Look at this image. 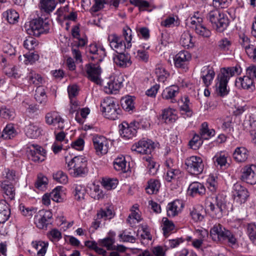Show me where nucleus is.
Here are the masks:
<instances>
[{
  "label": "nucleus",
  "mask_w": 256,
  "mask_h": 256,
  "mask_svg": "<svg viewBox=\"0 0 256 256\" xmlns=\"http://www.w3.org/2000/svg\"><path fill=\"white\" fill-rule=\"evenodd\" d=\"M15 114L13 110L6 108H2L0 109V116L4 118H13Z\"/></svg>",
  "instance_id": "obj_62"
},
{
  "label": "nucleus",
  "mask_w": 256,
  "mask_h": 256,
  "mask_svg": "<svg viewBox=\"0 0 256 256\" xmlns=\"http://www.w3.org/2000/svg\"><path fill=\"white\" fill-rule=\"evenodd\" d=\"M39 58V56L34 52H28L24 54L23 56H20L19 59L20 61H23L26 64H32Z\"/></svg>",
  "instance_id": "obj_45"
},
{
  "label": "nucleus",
  "mask_w": 256,
  "mask_h": 256,
  "mask_svg": "<svg viewBox=\"0 0 256 256\" xmlns=\"http://www.w3.org/2000/svg\"><path fill=\"white\" fill-rule=\"evenodd\" d=\"M130 212L127 219V222L130 226H132L142 220L138 205V204H134L130 209Z\"/></svg>",
  "instance_id": "obj_27"
},
{
  "label": "nucleus",
  "mask_w": 256,
  "mask_h": 256,
  "mask_svg": "<svg viewBox=\"0 0 256 256\" xmlns=\"http://www.w3.org/2000/svg\"><path fill=\"white\" fill-rule=\"evenodd\" d=\"M89 52L92 54L90 56V59L92 60H96V62H102L106 55L104 48L102 46H98L96 44L90 45Z\"/></svg>",
  "instance_id": "obj_19"
},
{
  "label": "nucleus",
  "mask_w": 256,
  "mask_h": 256,
  "mask_svg": "<svg viewBox=\"0 0 256 256\" xmlns=\"http://www.w3.org/2000/svg\"><path fill=\"white\" fill-rule=\"evenodd\" d=\"M210 234L214 241L222 239L226 240L230 246L236 244L238 242V236L234 232L226 230L221 224L215 225L210 230Z\"/></svg>",
  "instance_id": "obj_2"
},
{
  "label": "nucleus",
  "mask_w": 256,
  "mask_h": 256,
  "mask_svg": "<svg viewBox=\"0 0 256 256\" xmlns=\"http://www.w3.org/2000/svg\"><path fill=\"white\" fill-rule=\"evenodd\" d=\"M29 158L34 162H42L45 159L46 152L38 145L31 144L28 147Z\"/></svg>",
  "instance_id": "obj_16"
},
{
  "label": "nucleus",
  "mask_w": 256,
  "mask_h": 256,
  "mask_svg": "<svg viewBox=\"0 0 256 256\" xmlns=\"http://www.w3.org/2000/svg\"><path fill=\"white\" fill-rule=\"evenodd\" d=\"M200 234L202 235V237H200L198 239H194L192 241V245L195 248H199L201 247L203 243L204 237L206 236H208V232L206 230H202Z\"/></svg>",
  "instance_id": "obj_61"
},
{
  "label": "nucleus",
  "mask_w": 256,
  "mask_h": 256,
  "mask_svg": "<svg viewBox=\"0 0 256 256\" xmlns=\"http://www.w3.org/2000/svg\"><path fill=\"white\" fill-rule=\"evenodd\" d=\"M53 178L58 182L66 184L68 182L67 175L62 170H58L53 174Z\"/></svg>",
  "instance_id": "obj_50"
},
{
  "label": "nucleus",
  "mask_w": 256,
  "mask_h": 256,
  "mask_svg": "<svg viewBox=\"0 0 256 256\" xmlns=\"http://www.w3.org/2000/svg\"><path fill=\"white\" fill-rule=\"evenodd\" d=\"M4 72L9 77L18 78L20 74L15 66L12 65L6 66L4 68Z\"/></svg>",
  "instance_id": "obj_52"
},
{
  "label": "nucleus",
  "mask_w": 256,
  "mask_h": 256,
  "mask_svg": "<svg viewBox=\"0 0 256 256\" xmlns=\"http://www.w3.org/2000/svg\"><path fill=\"white\" fill-rule=\"evenodd\" d=\"M194 28L196 32L202 37L208 38L211 35L210 31L201 24H196Z\"/></svg>",
  "instance_id": "obj_49"
},
{
  "label": "nucleus",
  "mask_w": 256,
  "mask_h": 256,
  "mask_svg": "<svg viewBox=\"0 0 256 256\" xmlns=\"http://www.w3.org/2000/svg\"><path fill=\"white\" fill-rule=\"evenodd\" d=\"M38 42L34 38L28 36L24 42V47L28 50H32L38 46Z\"/></svg>",
  "instance_id": "obj_54"
},
{
  "label": "nucleus",
  "mask_w": 256,
  "mask_h": 256,
  "mask_svg": "<svg viewBox=\"0 0 256 256\" xmlns=\"http://www.w3.org/2000/svg\"><path fill=\"white\" fill-rule=\"evenodd\" d=\"M192 58L190 54L186 50L180 51L174 58V64L177 68L186 70Z\"/></svg>",
  "instance_id": "obj_17"
},
{
  "label": "nucleus",
  "mask_w": 256,
  "mask_h": 256,
  "mask_svg": "<svg viewBox=\"0 0 256 256\" xmlns=\"http://www.w3.org/2000/svg\"><path fill=\"white\" fill-rule=\"evenodd\" d=\"M86 72L88 78L98 84H102L100 78L102 70L98 64L90 63L86 66Z\"/></svg>",
  "instance_id": "obj_14"
},
{
  "label": "nucleus",
  "mask_w": 256,
  "mask_h": 256,
  "mask_svg": "<svg viewBox=\"0 0 256 256\" xmlns=\"http://www.w3.org/2000/svg\"><path fill=\"white\" fill-rule=\"evenodd\" d=\"M232 196L236 203L242 204L247 200L249 192L246 188L239 183H236L232 187Z\"/></svg>",
  "instance_id": "obj_10"
},
{
  "label": "nucleus",
  "mask_w": 256,
  "mask_h": 256,
  "mask_svg": "<svg viewBox=\"0 0 256 256\" xmlns=\"http://www.w3.org/2000/svg\"><path fill=\"white\" fill-rule=\"evenodd\" d=\"M160 187V183L158 180L151 179L148 182V186L146 188V193L152 194L156 193Z\"/></svg>",
  "instance_id": "obj_41"
},
{
  "label": "nucleus",
  "mask_w": 256,
  "mask_h": 256,
  "mask_svg": "<svg viewBox=\"0 0 256 256\" xmlns=\"http://www.w3.org/2000/svg\"><path fill=\"white\" fill-rule=\"evenodd\" d=\"M32 248L36 251V256H44L48 246V242L35 240L32 242Z\"/></svg>",
  "instance_id": "obj_31"
},
{
  "label": "nucleus",
  "mask_w": 256,
  "mask_h": 256,
  "mask_svg": "<svg viewBox=\"0 0 256 256\" xmlns=\"http://www.w3.org/2000/svg\"><path fill=\"white\" fill-rule=\"evenodd\" d=\"M180 43L182 46L186 48H191L194 46V42L190 33L186 31L182 33L181 36Z\"/></svg>",
  "instance_id": "obj_36"
},
{
  "label": "nucleus",
  "mask_w": 256,
  "mask_h": 256,
  "mask_svg": "<svg viewBox=\"0 0 256 256\" xmlns=\"http://www.w3.org/2000/svg\"><path fill=\"white\" fill-rule=\"evenodd\" d=\"M114 239L110 237L100 240L98 241V244L100 246L106 247L108 250H112V248H114Z\"/></svg>",
  "instance_id": "obj_57"
},
{
  "label": "nucleus",
  "mask_w": 256,
  "mask_h": 256,
  "mask_svg": "<svg viewBox=\"0 0 256 256\" xmlns=\"http://www.w3.org/2000/svg\"><path fill=\"white\" fill-rule=\"evenodd\" d=\"M102 84L104 92L111 94L119 90L122 85V80L120 76H111Z\"/></svg>",
  "instance_id": "obj_11"
},
{
  "label": "nucleus",
  "mask_w": 256,
  "mask_h": 256,
  "mask_svg": "<svg viewBox=\"0 0 256 256\" xmlns=\"http://www.w3.org/2000/svg\"><path fill=\"white\" fill-rule=\"evenodd\" d=\"M119 133L122 138L130 139L136 135V129H120Z\"/></svg>",
  "instance_id": "obj_55"
},
{
  "label": "nucleus",
  "mask_w": 256,
  "mask_h": 256,
  "mask_svg": "<svg viewBox=\"0 0 256 256\" xmlns=\"http://www.w3.org/2000/svg\"><path fill=\"white\" fill-rule=\"evenodd\" d=\"M0 186L9 198L12 200L14 198L15 193L12 183L9 184L8 181L4 180L1 182Z\"/></svg>",
  "instance_id": "obj_40"
},
{
  "label": "nucleus",
  "mask_w": 256,
  "mask_h": 256,
  "mask_svg": "<svg viewBox=\"0 0 256 256\" xmlns=\"http://www.w3.org/2000/svg\"><path fill=\"white\" fill-rule=\"evenodd\" d=\"M46 120L47 124H52L58 128H64V120L56 112H54L47 114L46 116Z\"/></svg>",
  "instance_id": "obj_24"
},
{
  "label": "nucleus",
  "mask_w": 256,
  "mask_h": 256,
  "mask_svg": "<svg viewBox=\"0 0 256 256\" xmlns=\"http://www.w3.org/2000/svg\"><path fill=\"white\" fill-rule=\"evenodd\" d=\"M86 194V190L82 185H76L74 189V198L78 201L82 202L84 199Z\"/></svg>",
  "instance_id": "obj_46"
},
{
  "label": "nucleus",
  "mask_w": 256,
  "mask_h": 256,
  "mask_svg": "<svg viewBox=\"0 0 256 256\" xmlns=\"http://www.w3.org/2000/svg\"><path fill=\"white\" fill-rule=\"evenodd\" d=\"M126 164L125 158L122 156L115 159L114 162V167L118 171L126 172Z\"/></svg>",
  "instance_id": "obj_48"
},
{
  "label": "nucleus",
  "mask_w": 256,
  "mask_h": 256,
  "mask_svg": "<svg viewBox=\"0 0 256 256\" xmlns=\"http://www.w3.org/2000/svg\"><path fill=\"white\" fill-rule=\"evenodd\" d=\"M49 30L48 22L42 18H36L30 22L26 28L28 34L37 37L42 34L48 33Z\"/></svg>",
  "instance_id": "obj_4"
},
{
  "label": "nucleus",
  "mask_w": 256,
  "mask_h": 256,
  "mask_svg": "<svg viewBox=\"0 0 256 256\" xmlns=\"http://www.w3.org/2000/svg\"><path fill=\"white\" fill-rule=\"evenodd\" d=\"M102 111L104 116L110 120H114L118 118L120 110L115 100L111 98H106L101 103Z\"/></svg>",
  "instance_id": "obj_6"
},
{
  "label": "nucleus",
  "mask_w": 256,
  "mask_h": 256,
  "mask_svg": "<svg viewBox=\"0 0 256 256\" xmlns=\"http://www.w3.org/2000/svg\"><path fill=\"white\" fill-rule=\"evenodd\" d=\"M27 80L30 84L39 86L42 84L44 80L42 77L38 74L31 70L26 76Z\"/></svg>",
  "instance_id": "obj_35"
},
{
  "label": "nucleus",
  "mask_w": 256,
  "mask_h": 256,
  "mask_svg": "<svg viewBox=\"0 0 256 256\" xmlns=\"http://www.w3.org/2000/svg\"><path fill=\"white\" fill-rule=\"evenodd\" d=\"M201 137L198 134H194L192 140L190 141L189 145L193 150L198 149L202 144V140Z\"/></svg>",
  "instance_id": "obj_56"
},
{
  "label": "nucleus",
  "mask_w": 256,
  "mask_h": 256,
  "mask_svg": "<svg viewBox=\"0 0 256 256\" xmlns=\"http://www.w3.org/2000/svg\"><path fill=\"white\" fill-rule=\"evenodd\" d=\"M61 190L62 187L57 186L50 193L51 196V199L52 200L56 202H60L62 201V198L61 197Z\"/></svg>",
  "instance_id": "obj_59"
},
{
  "label": "nucleus",
  "mask_w": 256,
  "mask_h": 256,
  "mask_svg": "<svg viewBox=\"0 0 256 256\" xmlns=\"http://www.w3.org/2000/svg\"><path fill=\"white\" fill-rule=\"evenodd\" d=\"M204 210L202 206H196L192 208L190 214L192 219L195 222H200L204 219Z\"/></svg>",
  "instance_id": "obj_38"
},
{
  "label": "nucleus",
  "mask_w": 256,
  "mask_h": 256,
  "mask_svg": "<svg viewBox=\"0 0 256 256\" xmlns=\"http://www.w3.org/2000/svg\"><path fill=\"white\" fill-rule=\"evenodd\" d=\"M102 184L106 189L111 190L116 187L118 184V180L116 179L103 178Z\"/></svg>",
  "instance_id": "obj_53"
},
{
  "label": "nucleus",
  "mask_w": 256,
  "mask_h": 256,
  "mask_svg": "<svg viewBox=\"0 0 256 256\" xmlns=\"http://www.w3.org/2000/svg\"><path fill=\"white\" fill-rule=\"evenodd\" d=\"M90 195L95 200H100L104 196L102 190L98 185L93 184L90 188Z\"/></svg>",
  "instance_id": "obj_47"
},
{
  "label": "nucleus",
  "mask_w": 256,
  "mask_h": 256,
  "mask_svg": "<svg viewBox=\"0 0 256 256\" xmlns=\"http://www.w3.org/2000/svg\"><path fill=\"white\" fill-rule=\"evenodd\" d=\"M87 160L82 156H76L68 163V170L74 176L76 177L86 172Z\"/></svg>",
  "instance_id": "obj_5"
},
{
  "label": "nucleus",
  "mask_w": 256,
  "mask_h": 256,
  "mask_svg": "<svg viewBox=\"0 0 256 256\" xmlns=\"http://www.w3.org/2000/svg\"><path fill=\"white\" fill-rule=\"evenodd\" d=\"M241 180L246 182L254 184H256V166L246 165L241 170Z\"/></svg>",
  "instance_id": "obj_12"
},
{
  "label": "nucleus",
  "mask_w": 256,
  "mask_h": 256,
  "mask_svg": "<svg viewBox=\"0 0 256 256\" xmlns=\"http://www.w3.org/2000/svg\"><path fill=\"white\" fill-rule=\"evenodd\" d=\"M36 100L40 104H45L47 100V96L44 88L42 86H38L35 93Z\"/></svg>",
  "instance_id": "obj_42"
},
{
  "label": "nucleus",
  "mask_w": 256,
  "mask_h": 256,
  "mask_svg": "<svg viewBox=\"0 0 256 256\" xmlns=\"http://www.w3.org/2000/svg\"><path fill=\"white\" fill-rule=\"evenodd\" d=\"M248 156V151L244 147L237 148L234 152V158L238 162H246Z\"/></svg>",
  "instance_id": "obj_32"
},
{
  "label": "nucleus",
  "mask_w": 256,
  "mask_h": 256,
  "mask_svg": "<svg viewBox=\"0 0 256 256\" xmlns=\"http://www.w3.org/2000/svg\"><path fill=\"white\" fill-rule=\"evenodd\" d=\"M108 39L110 48L117 53L122 52L127 48L123 40L115 34H110Z\"/></svg>",
  "instance_id": "obj_18"
},
{
  "label": "nucleus",
  "mask_w": 256,
  "mask_h": 256,
  "mask_svg": "<svg viewBox=\"0 0 256 256\" xmlns=\"http://www.w3.org/2000/svg\"><path fill=\"white\" fill-rule=\"evenodd\" d=\"M179 92V88L176 86H172L166 88L162 94V98L166 100H170V102L174 103L176 102V96Z\"/></svg>",
  "instance_id": "obj_25"
},
{
  "label": "nucleus",
  "mask_w": 256,
  "mask_h": 256,
  "mask_svg": "<svg viewBox=\"0 0 256 256\" xmlns=\"http://www.w3.org/2000/svg\"><path fill=\"white\" fill-rule=\"evenodd\" d=\"M3 16L10 24H14L18 22V14L14 10L10 9L3 14Z\"/></svg>",
  "instance_id": "obj_43"
},
{
  "label": "nucleus",
  "mask_w": 256,
  "mask_h": 256,
  "mask_svg": "<svg viewBox=\"0 0 256 256\" xmlns=\"http://www.w3.org/2000/svg\"><path fill=\"white\" fill-rule=\"evenodd\" d=\"M254 82L248 75L242 78H240L236 81L237 86H242L244 89L252 88L254 87Z\"/></svg>",
  "instance_id": "obj_34"
},
{
  "label": "nucleus",
  "mask_w": 256,
  "mask_h": 256,
  "mask_svg": "<svg viewBox=\"0 0 256 256\" xmlns=\"http://www.w3.org/2000/svg\"><path fill=\"white\" fill-rule=\"evenodd\" d=\"M106 4V0H94V4L90 8V10L92 12H98L104 8Z\"/></svg>",
  "instance_id": "obj_63"
},
{
  "label": "nucleus",
  "mask_w": 256,
  "mask_h": 256,
  "mask_svg": "<svg viewBox=\"0 0 256 256\" xmlns=\"http://www.w3.org/2000/svg\"><path fill=\"white\" fill-rule=\"evenodd\" d=\"M206 19L212 26L218 32H223L228 26L229 20L227 16L217 10L210 11L206 16Z\"/></svg>",
  "instance_id": "obj_3"
},
{
  "label": "nucleus",
  "mask_w": 256,
  "mask_h": 256,
  "mask_svg": "<svg viewBox=\"0 0 256 256\" xmlns=\"http://www.w3.org/2000/svg\"><path fill=\"white\" fill-rule=\"evenodd\" d=\"M161 227L163 230L164 235L166 237H167L170 233L175 228V226L173 222L168 220L166 218H162Z\"/></svg>",
  "instance_id": "obj_39"
},
{
  "label": "nucleus",
  "mask_w": 256,
  "mask_h": 256,
  "mask_svg": "<svg viewBox=\"0 0 256 256\" xmlns=\"http://www.w3.org/2000/svg\"><path fill=\"white\" fill-rule=\"evenodd\" d=\"M52 214L49 210H40L34 216V223L36 226L40 229H46L50 224Z\"/></svg>",
  "instance_id": "obj_9"
},
{
  "label": "nucleus",
  "mask_w": 256,
  "mask_h": 256,
  "mask_svg": "<svg viewBox=\"0 0 256 256\" xmlns=\"http://www.w3.org/2000/svg\"><path fill=\"white\" fill-rule=\"evenodd\" d=\"M184 208L182 201L176 200L168 204L166 206L167 215L169 217H174L180 213Z\"/></svg>",
  "instance_id": "obj_23"
},
{
  "label": "nucleus",
  "mask_w": 256,
  "mask_h": 256,
  "mask_svg": "<svg viewBox=\"0 0 256 256\" xmlns=\"http://www.w3.org/2000/svg\"><path fill=\"white\" fill-rule=\"evenodd\" d=\"M114 216L113 212L112 209L110 208H106V209H101L96 214V218L95 220L92 223L93 227L95 229H97L100 226L101 224L102 220L104 219L106 220L107 219H110Z\"/></svg>",
  "instance_id": "obj_22"
},
{
  "label": "nucleus",
  "mask_w": 256,
  "mask_h": 256,
  "mask_svg": "<svg viewBox=\"0 0 256 256\" xmlns=\"http://www.w3.org/2000/svg\"><path fill=\"white\" fill-rule=\"evenodd\" d=\"M208 207L210 208L211 214L216 218H220L222 216L223 203L221 200H219L218 196H214L208 198L206 202Z\"/></svg>",
  "instance_id": "obj_15"
},
{
  "label": "nucleus",
  "mask_w": 256,
  "mask_h": 256,
  "mask_svg": "<svg viewBox=\"0 0 256 256\" xmlns=\"http://www.w3.org/2000/svg\"><path fill=\"white\" fill-rule=\"evenodd\" d=\"M248 234L250 238L254 242L256 240V226L250 224L248 227Z\"/></svg>",
  "instance_id": "obj_64"
},
{
  "label": "nucleus",
  "mask_w": 256,
  "mask_h": 256,
  "mask_svg": "<svg viewBox=\"0 0 256 256\" xmlns=\"http://www.w3.org/2000/svg\"><path fill=\"white\" fill-rule=\"evenodd\" d=\"M154 148V143L152 140H143L133 145L132 150L138 154L150 156Z\"/></svg>",
  "instance_id": "obj_13"
},
{
  "label": "nucleus",
  "mask_w": 256,
  "mask_h": 256,
  "mask_svg": "<svg viewBox=\"0 0 256 256\" xmlns=\"http://www.w3.org/2000/svg\"><path fill=\"white\" fill-rule=\"evenodd\" d=\"M154 72L158 80L160 82L164 83L170 76L169 72L166 70L164 66L162 64L156 65Z\"/></svg>",
  "instance_id": "obj_30"
},
{
  "label": "nucleus",
  "mask_w": 256,
  "mask_h": 256,
  "mask_svg": "<svg viewBox=\"0 0 256 256\" xmlns=\"http://www.w3.org/2000/svg\"><path fill=\"white\" fill-rule=\"evenodd\" d=\"M215 72L212 67L204 66L202 68L200 77L205 86L208 87L212 84Z\"/></svg>",
  "instance_id": "obj_21"
},
{
  "label": "nucleus",
  "mask_w": 256,
  "mask_h": 256,
  "mask_svg": "<svg viewBox=\"0 0 256 256\" xmlns=\"http://www.w3.org/2000/svg\"><path fill=\"white\" fill-rule=\"evenodd\" d=\"M10 214V209L4 200H0V224L5 222Z\"/></svg>",
  "instance_id": "obj_33"
},
{
  "label": "nucleus",
  "mask_w": 256,
  "mask_h": 256,
  "mask_svg": "<svg viewBox=\"0 0 256 256\" xmlns=\"http://www.w3.org/2000/svg\"><path fill=\"white\" fill-rule=\"evenodd\" d=\"M242 72V70L238 65L221 69L220 73L217 76L218 82L216 84V91L220 96H224L228 94L227 84L230 77L240 74Z\"/></svg>",
  "instance_id": "obj_1"
},
{
  "label": "nucleus",
  "mask_w": 256,
  "mask_h": 256,
  "mask_svg": "<svg viewBox=\"0 0 256 256\" xmlns=\"http://www.w3.org/2000/svg\"><path fill=\"white\" fill-rule=\"evenodd\" d=\"M118 54L113 58L114 62L116 65L120 67L126 68L131 64L132 62L129 54L122 52H118Z\"/></svg>",
  "instance_id": "obj_26"
},
{
  "label": "nucleus",
  "mask_w": 256,
  "mask_h": 256,
  "mask_svg": "<svg viewBox=\"0 0 256 256\" xmlns=\"http://www.w3.org/2000/svg\"><path fill=\"white\" fill-rule=\"evenodd\" d=\"M131 4L138 7L140 11H143L150 6V4L144 0H130Z\"/></svg>",
  "instance_id": "obj_58"
},
{
  "label": "nucleus",
  "mask_w": 256,
  "mask_h": 256,
  "mask_svg": "<svg viewBox=\"0 0 256 256\" xmlns=\"http://www.w3.org/2000/svg\"><path fill=\"white\" fill-rule=\"evenodd\" d=\"M48 184V180L43 176H38L35 184L36 188L38 190L44 191L46 189Z\"/></svg>",
  "instance_id": "obj_51"
},
{
  "label": "nucleus",
  "mask_w": 256,
  "mask_h": 256,
  "mask_svg": "<svg viewBox=\"0 0 256 256\" xmlns=\"http://www.w3.org/2000/svg\"><path fill=\"white\" fill-rule=\"evenodd\" d=\"M206 189L204 185L198 182H192L188 186V192L192 196L202 195L205 194Z\"/></svg>",
  "instance_id": "obj_28"
},
{
  "label": "nucleus",
  "mask_w": 256,
  "mask_h": 256,
  "mask_svg": "<svg viewBox=\"0 0 256 256\" xmlns=\"http://www.w3.org/2000/svg\"><path fill=\"white\" fill-rule=\"evenodd\" d=\"M175 110L170 108L164 109L162 114V118L166 123H172L176 121L178 117L174 114Z\"/></svg>",
  "instance_id": "obj_37"
},
{
  "label": "nucleus",
  "mask_w": 256,
  "mask_h": 256,
  "mask_svg": "<svg viewBox=\"0 0 256 256\" xmlns=\"http://www.w3.org/2000/svg\"><path fill=\"white\" fill-rule=\"evenodd\" d=\"M186 170L192 174L198 175L201 174L204 168V164L201 158L192 156L185 161Z\"/></svg>",
  "instance_id": "obj_7"
},
{
  "label": "nucleus",
  "mask_w": 256,
  "mask_h": 256,
  "mask_svg": "<svg viewBox=\"0 0 256 256\" xmlns=\"http://www.w3.org/2000/svg\"><path fill=\"white\" fill-rule=\"evenodd\" d=\"M120 102L122 108L126 112H130L134 108V100L131 96H127L122 98Z\"/></svg>",
  "instance_id": "obj_44"
},
{
  "label": "nucleus",
  "mask_w": 256,
  "mask_h": 256,
  "mask_svg": "<svg viewBox=\"0 0 256 256\" xmlns=\"http://www.w3.org/2000/svg\"><path fill=\"white\" fill-rule=\"evenodd\" d=\"M56 0H40L39 7L42 12L50 14L56 6Z\"/></svg>",
  "instance_id": "obj_29"
},
{
  "label": "nucleus",
  "mask_w": 256,
  "mask_h": 256,
  "mask_svg": "<svg viewBox=\"0 0 256 256\" xmlns=\"http://www.w3.org/2000/svg\"><path fill=\"white\" fill-rule=\"evenodd\" d=\"M232 45V41L227 38H224L218 42V46L221 50L228 51Z\"/></svg>",
  "instance_id": "obj_60"
},
{
  "label": "nucleus",
  "mask_w": 256,
  "mask_h": 256,
  "mask_svg": "<svg viewBox=\"0 0 256 256\" xmlns=\"http://www.w3.org/2000/svg\"><path fill=\"white\" fill-rule=\"evenodd\" d=\"M150 126V122L146 119L134 120L130 123L124 121L119 125V128H148Z\"/></svg>",
  "instance_id": "obj_20"
},
{
  "label": "nucleus",
  "mask_w": 256,
  "mask_h": 256,
  "mask_svg": "<svg viewBox=\"0 0 256 256\" xmlns=\"http://www.w3.org/2000/svg\"><path fill=\"white\" fill-rule=\"evenodd\" d=\"M94 148L96 154L98 156L106 154L109 150V142L104 136L96 135L92 138Z\"/></svg>",
  "instance_id": "obj_8"
}]
</instances>
